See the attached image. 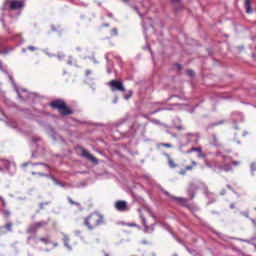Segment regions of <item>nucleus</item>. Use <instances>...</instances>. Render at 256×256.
Wrapping results in <instances>:
<instances>
[{
	"instance_id": "nucleus-8",
	"label": "nucleus",
	"mask_w": 256,
	"mask_h": 256,
	"mask_svg": "<svg viewBox=\"0 0 256 256\" xmlns=\"http://www.w3.org/2000/svg\"><path fill=\"white\" fill-rule=\"evenodd\" d=\"M10 9L12 11H17L19 9H23V2L18 1V0L11 1L10 2Z\"/></svg>"
},
{
	"instance_id": "nucleus-38",
	"label": "nucleus",
	"mask_w": 256,
	"mask_h": 256,
	"mask_svg": "<svg viewBox=\"0 0 256 256\" xmlns=\"http://www.w3.org/2000/svg\"><path fill=\"white\" fill-rule=\"evenodd\" d=\"M32 175H37V173L33 172Z\"/></svg>"
},
{
	"instance_id": "nucleus-7",
	"label": "nucleus",
	"mask_w": 256,
	"mask_h": 256,
	"mask_svg": "<svg viewBox=\"0 0 256 256\" xmlns=\"http://www.w3.org/2000/svg\"><path fill=\"white\" fill-rule=\"evenodd\" d=\"M198 163L195 160L191 161V165L190 166H186L185 168H182L179 172L178 175H181L182 177H185V175H187V171H193V169H195V167H197Z\"/></svg>"
},
{
	"instance_id": "nucleus-17",
	"label": "nucleus",
	"mask_w": 256,
	"mask_h": 256,
	"mask_svg": "<svg viewBox=\"0 0 256 256\" xmlns=\"http://www.w3.org/2000/svg\"><path fill=\"white\" fill-rule=\"evenodd\" d=\"M39 241H41V243H44V245H49V243H51V240L46 237L39 238Z\"/></svg>"
},
{
	"instance_id": "nucleus-29",
	"label": "nucleus",
	"mask_w": 256,
	"mask_h": 256,
	"mask_svg": "<svg viewBox=\"0 0 256 256\" xmlns=\"http://www.w3.org/2000/svg\"><path fill=\"white\" fill-rule=\"evenodd\" d=\"M232 165H234V166L240 165V162L239 161H233Z\"/></svg>"
},
{
	"instance_id": "nucleus-19",
	"label": "nucleus",
	"mask_w": 256,
	"mask_h": 256,
	"mask_svg": "<svg viewBox=\"0 0 256 256\" xmlns=\"http://www.w3.org/2000/svg\"><path fill=\"white\" fill-rule=\"evenodd\" d=\"M158 147H165L166 149H171V147H173V145H171L169 143H160V144H158Z\"/></svg>"
},
{
	"instance_id": "nucleus-25",
	"label": "nucleus",
	"mask_w": 256,
	"mask_h": 256,
	"mask_svg": "<svg viewBox=\"0 0 256 256\" xmlns=\"http://www.w3.org/2000/svg\"><path fill=\"white\" fill-rule=\"evenodd\" d=\"M36 49L35 46H28V51H36Z\"/></svg>"
},
{
	"instance_id": "nucleus-12",
	"label": "nucleus",
	"mask_w": 256,
	"mask_h": 256,
	"mask_svg": "<svg viewBox=\"0 0 256 256\" xmlns=\"http://www.w3.org/2000/svg\"><path fill=\"white\" fill-rule=\"evenodd\" d=\"M195 151L198 153V157H203V149L201 147H198V148L192 147L189 150H187L186 153L191 154Z\"/></svg>"
},
{
	"instance_id": "nucleus-3",
	"label": "nucleus",
	"mask_w": 256,
	"mask_h": 256,
	"mask_svg": "<svg viewBox=\"0 0 256 256\" xmlns=\"http://www.w3.org/2000/svg\"><path fill=\"white\" fill-rule=\"evenodd\" d=\"M48 225H49V222H47V221H40V222L32 223L27 227L26 233L28 235H35L37 233V231H39V229H41L43 227H47Z\"/></svg>"
},
{
	"instance_id": "nucleus-15",
	"label": "nucleus",
	"mask_w": 256,
	"mask_h": 256,
	"mask_svg": "<svg viewBox=\"0 0 256 256\" xmlns=\"http://www.w3.org/2000/svg\"><path fill=\"white\" fill-rule=\"evenodd\" d=\"M4 229H6V231H13V222H8L4 225Z\"/></svg>"
},
{
	"instance_id": "nucleus-22",
	"label": "nucleus",
	"mask_w": 256,
	"mask_h": 256,
	"mask_svg": "<svg viewBox=\"0 0 256 256\" xmlns=\"http://www.w3.org/2000/svg\"><path fill=\"white\" fill-rule=\"evenodd\" d=\"M3 215H4V217H10L11 216V212L9 210H4L3 211Z\"/></svg>"
},
{
	"instance_id": "nucleus-6",
	"label": "nucleus",
	"mask_w": 256,
	"mask_h": 256,
	"mask_svg": "<svg viewBox=\"0 0 256 256\" xmlns=\"http://www.w3.org/2000/svg\"><path fill=\"white\" fill-rule=\"evenodd\" d=\"M82 151V157H85L88 161H91L94 165H99V160L93 154H91L88 150H85L84 148H80Z\"/></svg>"
},
{
	"instance_id": "nucleus-11",
	"label": "nucleus",
	"mask_w": 256,
	"mask_h": 256,
	"mask_svg": "<svg viewBox=\"0 0 256 256\" xmlns=\"http://www.w3.org/2000/svg\"><path fill=\"white\" fill-rule=\"evenodd\" d=\"M166 157L168 159V165H169L170 169H177L178 164L175 162V160L173 158H171V155L166 154Z\"/></svg>"
},
{
	"instance_id": "nucleus-34",
	"label": "nucleus",
	"mask_w": 256,
	"mask_h": 256,
	"mask_svg": "<svg viewBox=\"0 0 256 256\" xmlns=\"http://www.w3.org/2000/svg\"><path fill=\"white\" fill-rule=\"evenodd\" d=\"M44 168L46 171H49V166L46 165V166H44Z\"/></svg>"
},
{
	"instance_id": "nucleus-28",
	"label": "nucleus",
	"mask_w": 256,
	"mask_h": 256,
	"mask_svg": "<svg viewBox=\"0 0 256 256\" xmlns=\"http://www.w3.org/2000/svg\"><path fill=\"white\" fill-rule=\"evenodd\" d=\"M252 225L254 227V229H256V220L255 219H251Z\"/></svg>"
},
{
	"instance_id": "nucleus-5",
	"label": "nucleus",
	"mask_w": 256,
	"mask_h": 256,
	"mask_svg": "<svg viewBox=\"0 0 256 256\" xmlns=\"http://www.w3.org/2000/svg\"><path fill=\"white\" fill-rule=\"evenodd\" d=\"M114 207L117 211H120L121 213L129 211V205L127 204V201L124 200H117L114 204Z\"/></svg>"
},
{
	"instance_id": "nucleus-4",
	"label": "nucleus",
	"mask_w": 256,
	"mask_h": 256,
	"mask_svg": "<svg viewBox=\"0 0 256 256\" xmlns=\"http://www.w3.org/2000/svg\"><path fill=\"white\" fill-rule=\"evenodd\" d=\"M109 87L111 88V91H120L121 93H125V86H123V82L118 80H111L109 82Z\"/></svg>"
},
{
	"instance_id": "nucleus-21",
	"label": "nucleus",
	"mask_w": 256,
	"mask_h": 256,
	"mask_svg": "<svg viewBox=\"0 0 256 256\" xmlns=\"http://www.w3.org/2000/svg\"><path fill=\"white\" fill-rule=\"evenodd\" d=\"M188 77H195V72L193 70H187Z\"/></svg>"
},
{
	"instance_id": "nucleus-14",
	"label": "nucleus",
	"mask_w": 256,
	"mask_h": 256,
	"mask_svg": "<svg viewBox=\"0 0 256 256\" xmlns=\"http://www.w3.org/2000/svg\"><path fill=\"white\" fill-rule=\"evenodd\" d=\"M67 201L70 205H74L75 207H81V203L74 201L73 198H71V196L67 197Z\"/></svg>"
},
{
	"instance_id": "nucleus-33",
	"label": "nucleus",
	"mask_w": 256,
	"mask_h": 256,
	"mask_svg": "<svg viewBox=\"0 0 256 256\" xmlns=\"http://www.w3.org/2000/svg\"><path fill=\"white\" fill-rule=\"evenodd\" d=\"M230 208H231V209H235V204H231V205H230Z\"/></svg>"
},
{
	"instance_id": "nucleus-31",
	"label": "nucleus",
	"mask_w": 256,
	"mask_h": 256,
	"mask_svg": "<svg viewBox=\"0 0 256 256\" xmlns=\"http://www.w3.org/2000/svg\"><path fill=\"white\" fill-rule=\"evenodd\" d=\"M53 247H59V243L57 242L53 243Z\"/></svg>"
},
{
	"instance_id": "nucleus-35",
	"label": "nucleus",
	"mask_w": 256,
	"mask_h": 256,
	"mask_svg": "<svg viewBox=\"0 0 256 256\" xmlns=\"http://www.w3.org/2000/svg\"><path fill=\"white\" fill-rule=\"evenodd\" d=\"M172 1V3H177V1H179V0H171Z\"/></svg>"
},
{
	"instance_id": "nucleus-23",
	"label": "nucleus",
	"mask_w": 256,
	"mask_h": 256,
	"mask_svg": "<svg viewBox=\"0 0 256 256\" xmlns=\"http://www.w3.org/2000/svg\"><path fill=\"white\" fill-rule=\"evenodd\" d=\"M176 69H178V71H181L183 69V66L181 64H175Z\"/></svg>"
},
{
	"instance_id": "nucleus-26",
	"label": "nucleus",
	"mask_w": 256,
	"mask_h": 256,
	"mask_svg": "<svg viewBox=\"0 0 256 256\" xmlns=\"http://www.w3.org/2000/svg\"><path fill=\"white\" fill-rule=\"evenodd\" d=\"M133 95V91L129 92V95L124 96V99H129Z\"/></svg>"
},
{
	"instance_id": "nucleus-30",
	"label": "nucleus",
	"mask_w": 256,
	"mask_h": 256,
	"mask_svg": "<svg viewBox=\"0 0 256 256\" xmlns=\"http://www.w3.org/2000/svg\"><path fill=\"white\" fill-rule=\"evenodd\" d=\"M144 227H147V223L145 222V218H142Z\"/></svg>"
},
{
	"instance_id": "nucleus-37",
	"label": "nucleus",
	"mask_w": 256,
	"mask_h": 256,
	"mask_svg": "<svg viewBox=\"0 0 256 256\" xmlns=\"http://www.w3.org/2000/svg\"><path fill=\"white\" fill-rule=\"evenodd\" d=\"M104 27H109V24H105Z\"/></svg>"
},
{
	"instance_id": "nucleus-24",
	"label": "nucleus",
	"mask_w": 256,
	"mask_h": 256,
	"mask_svg": "<svg viewBox=\"0 0 256 256\" xmlns=\"http://www.w3.org/2000/svg\"><path fill=\"white\" fill-rule=\"evenodd\" d=\"M251 170L256 171V162L251 164Z\"/></svg>"
},
{
	"instance_id": "nucleus-32",
	"label": "nucleus",
	"mask_w": 256,
	"mask_h": 256,
	"mask_svg": "<svg viewBox=\"0 0 256 256\" xmlns=\"http://www.w3.org/2000/svg\"><path fill=\"white\" fill-rule=\"evenodd\" d=\"M38 175H40V177H45V173H38Z\"/></svg>"
},
{
	"instance_id": "nucleus-20",
	"label": "nucleus",
	"mask_w": 256,
	"mask_h": 256,
	"mask_svg": "<svg viewBox=\"0 0 256 256\" xmlns=\"http://www.w3.org/2000/svg\"><path fill=\"white\" fill-rule=\"evenodd\" d=\"M223 123H225L224 120H221L219 122H214V123L210 124V127H218V125H223Z\"/></svg>"
},
{
	"instance_id": "nucleus-13",
	"label": "nucleus",
	"mask_w": 256,
	"mask_h": 256,
	"mask_svg": "<svg viewBox=\"0 0 256 256\" xmlns=\"http://www.w3.org/2000/svg\"><path fill=\"white\" fill-rule=\"evenodd\" d=\"M244 7L246 9V13L248 14L253 13V9L251 7V0H245Z\"/></svg>"
},
{
	"instance_id": "nucleus-16",
	"label": "nucleus",
	"mask_w": 256,
	"mask_h": 256,
	"mask_svg": "<svg viewBox=\"0 0 256 256\" xmlns=\"http://www.w3.org/2000/svg\"><path fill=\"white\" fill-rule=\"evenodd\" d=\"M222 169L226 171V173H229V171L233 169V166H231V164H224Z\"/></svg>"
},
{
	"instance_id": "nucleus-10",
	"label": "nucleus",
	"mask_w": 256,
	"mask_h": 256,
	"mask_svg": "<svg viewBox=\"0 0 256 256\" xmlns=\"http://www.w3.org/2000/svg\"><path fill=\"white\" fill-rule=\"evenodd\" d=\"M175 201H177L179 205H182V207H187V209H191V205L188 204V200L186 198L176 197Z\"/></svg>"
},
{
	"instance_id": "nucleus-2",
	"label": "nucleus",
	"mask_w": 256,
	"mask_h": 256,
	"mask_svg": "<svg viewBox=\"0 0 256 256\" xmlns=\"http://www.w3.org/2000/svg\"><path fill=\"white\" fill-rule=\"evenodd\" d=\"M52 109H57L60 115H73V110L67 106V103L61 99L54 100L50 103Z\"/></svg>"
},
{
	"instance_id": "nucleus-18",
	"label": "nucleus",
	"mask_w": 256,
	"mask_h": 256,
	"mask_svg": "<svg viewBox=\"0 0 256 256\" xmlns=\"http://www.w3.org/2000/svg\"><path fill=\"white\" fill-rule=\"evenodd\" d=\"M118 35H119V31L117 30V28H113L110 32V36L117 37Z\"/></svg>"
},
{
	"instance_id": "nucleus-9",
	"label": "nucleus",
	"mask_w": 256,
	"mask_h": 256,
	"mask_svg": "<svg viewBox=\"0 0 256 256\" xmlns=\"http://www.w3.org/2000/svg\"><path fill=\"white\" fill-rule=\"evenodd\" d=\"M197 189H199V187H197L195 184L191 183L189 185L188 195L190 199H195V191H197Z\"/></svg>"
},
{
	"instance_id": "nucleus-36",
	"label": "nucleus",
	"mask_w": 256,
	"mask_h": 256,
	"mask_svg": "<svg viewBox=\"0 0 256 256\" xmlns=\"http://www.w3.org/2000/svg\"><path fill=\"white\" fill-rule=\"evenodd\" d=\"M136 11H137L138 15H141V13L139 12V10H138V9H136Z\"/></svg>"
},
{
	"instance_id": "nucleus-27",
	"label": "nucleus",
	"mask_w": 256,
	"mask_h": 256,
	"mask_svg": "<svg viewBox=\"0 0 256 256\" xmlns=\"http://www.w3.org/2000/svg\"><path fill=\"white\" fill-rule=\"evenodd\" d=\"M67 241H69V238H65V239H64V245H65V247H69V243H67Z\"/></svg>"
},
{
	"instance_id": "nucleus-1",
	"label": "nucleus",
	"mask_w": 256,
	"mask_h": 256,
	"mask_svg": "<svg viewBox=\"0 0 256 256\" xmlns=\"http://www.w3.org/2000/svg\"><path fill=\"white\" fill-rule=\"evenodd\" d=\"M105 223V217L97 212L91 213L88 217L85 218L84 224L87 226V229L93 231L97 227H101Z\"/></svg>"
}]
</instances>
